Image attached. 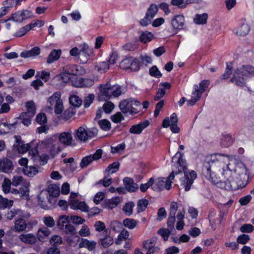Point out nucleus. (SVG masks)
Instances as JSON below:
<instances>
[{"label": "nucleus", "mask_w": 254, "mask_h": 254, "mask_svg": "<svg viewBox=\"0 0 254 254\" xmlns=\"http://www.w3.org/2000/svg\"><path fill=\"white\" fill-rule=\"evenodd\" d=\"M114 107V104L110 101L105 102L103 106V110L107 114L110 113Z\"/></svg>", "instance_id": "nucleus-57"}, {"label": "nucleus", "mask_w": 254, "mask_h": 254, "mask_svg": "<svg viewBox=\"0 0 254 254\" xmlns=\"http://www.w3.org/2000/svg\"><path fill=\"white\" fill-rule=\"evenodd\" d=\"M229 165L227 164L224 168L222 162L212 157L204 162L202 173L207 180L226 190H235L245 187L248 184L247 181L241 182V180L238 179L237 187L231 184L232 170Z\"/></svg>", "instance_id": "nucleus-1"}, {"label": "nucleus", "mask_w": 254, "mask_h": 254, "mask_svg": "<svg viewBox=\"0 0 254 254\" xmlns=\"http://www.w3.org/2000/svg\"><path fill=\"white\" fill-rule=\"evenodd\" d=\"M185 22V18L183 15H177L172 19L171 25L173 29L181 30L184 29Z\"/></svg>", "instance_id": "nucleus-15"}, {"label": "nucleus", "mask_w": 254, "mask_h": 254, "mask_svg": "<svg viewBox=\"0 0 254 254\" xmlns=\"http://www.w3.org/2000/svg\"><path fill=\"white\" fill-rule=\"evenodd\" d=\"M111 227L115 232H119L122 228V224L118 221L111 222Z\"/></svg>", "instance_id": "nucleus-62"}, {"label": "nucleus", "mask_w": 254, "mask_h": 254, "mask_svg": "<svg viewBox=\"0 0 254 254\" xmlns=\"http://www.w3.org/2000/svg\"><path fill=\"white\" fill-rule=\"evenodd\" d=\"M100 92L99 96L100 100H107L112 96L114 97L119 96L121 93V88L118 85H111L109 82L105 84H100L98 87Z\"/></svg>", "instance_id": "nucleus-7"}, {"label": "nucleus", "mask_w": 254, "mask_h": 254, "mask_svg": "<svg viewBox=\"0 0 254 254\" xmlns=\"http://www.w3.org/2000/svg\"><path fill=\"white\" fill-rule=\"evenodd\" d=\"M69 218L66 215H61L60 216L57 222V225L61 229H64V227L68 223H69Z\"/></svg>", "instance_id": "nucleus-38"}, {"label": "nucleus", "mask_w": 254, "mask_h": 254, "mask_svg": "<svg viewBox=\"0 0 254 254\" xmlns=\"http://www.w3.org/2000/svg\"><path fill=\"white\" fill-rule=\"evenodd\" d=\"M254 76V67L251 65H242L234 71L231 82L240 87H243L246 79Z\"/></svg>", "instance_id": "nucleus-3"}, {"label": "nucleus", "mask_w": 254, "mask_h": 254, "mask_svg": "<svg viewBox=\"0 0 254 254\" xmlns=\"http://www.w3.org/2000/svg\"><path fill=\"white\" fill-rule=\"evenodd\" d=\"M26 108L27 111L22 113V117L28 116L33 117L36 113V107L34 101H28L26 103Z\"/></svg>", "instance_id": "nucleus-20"}, {"label": "nucleus", "mask_w": 254, "mask_h": 254, "mask_svg": "<svg viewBox=\"0 0 254 254\" xmlns=\"http://www.w3.org/2000/svg\"><path fill=\"white\" fill-rule=\"evenodd\" d=\"M208 15L204 13L202 14H196L194 18V22L197 24H205L207 22Z\"/></svg>", "instance_id": "nucleus-37"}, {"label": "nucleus", "mask_w": 254, "mask_h": 254, "mask_svg": "<svg viewBox=\"0 0 254 254\" xmlns=\"http://www.w3.org/2000/svg\"><path fill=\"white\" fill-rule=\"evenodd\" d=\"M94 83V81L90 78H79L78 79L77 83L75 84V86L78 87H89L92 86Z\"/></svg>", "instance_id": "nucleus-23"}, {"label": "nucleus", "mask_w": 254, "mask_h": 254, "mask_svg": "<svg viewBox=\"0 0 254 254\" xmlns=\"http://www.w3.org/2000/svg\"><path fill=\"white\" fill-rule=\"evenodd\" d=\"M56 141L53 138H47L42 141L44 147L53 157L56 155Z\"/></svg>", "instance_id": "nucleus-14"}, {"label": "nucleus", "mask_w": 254, "mask_h": 254, "mask_svg": "<svg viewBox=\"0 0 254 254\" xmlns=\"http://www.w3.org/2000/svg\"><path fill=\"white\" fill-rule=\"evenodd\" d=\"M250 30V26L247 23H243L237 30L236 34L241 36L247 35Z\"/></svg>", "instance_id": "nucleus-34"}, {"label": "nucleus", "mask_w": 254, "mask_h": 254, "mask_svg": "<svg viewBox=\"0 0 254 254\" xmlns=\"http://www.w3.org/2000/svg\"><path fill=\"white\" fill-rule=\"evenodd\" d=\"M184 153L178 151L172 157V162H176L180 166L178 171H172L168 177L157 178L154 181V185L153 186V190H161L164 189L169 190L171 188L172 180L175 176L176 178L181 180V186L185 191H189L193 182L194 180L196 178V173L194 171L190 172L189 175L187 172V163L185 159L183 158Z\"/></svg>", "instance_id": "nucleus-2"}, {"label": "nucleus", "mask_w": 254, "mask_h": 254, "mask_svg": "<svg viewBox=\"0 0 254 254\" xmlns=\"http://www.w3.org/2000/svg\"><path fill=\"white\" fill-rule=\"evenodd\" d=\"M119 107L123 114L132 115L139 112L141 103L135 99H127L122 101Z\"/></svg>", "instance_id": "nucleus-8"}, {"label": "nucleus", "mask_w": 254, "mask_h": 254, "mask_svg": "<svg viewBox=\"0 0 254 254\" xmlns=\"http://www.w3.org/2000/svg\"><path fill=\"white\" fill-rule=\"evenodd\" d=\"M178 122L177 115L176 113H174L171 115L170 118L166 117L164 119L162 126L164 128H167L171 125L177 124Z\"/></svg>", "instance_id": "nucleus-22"}, {"label": "nucleus", "mask_w": 254, "mask_h": 254, "mask_svg": "<svg viewBox=\"0 0 254 254\" xmlns=\"http://www.w3.org/2000/svg\"><path fill=\"white\" fill-rule=\"evenodd\" d=\"M11 184L10 180L7 178L4 179L2 187L3 191L5 193H7L9 192Z\"/></svg>", "instance_id": "nucleus-59"}, {"label": "nucleus", "mask_w": 254, "mask_h": 254, "mask_svg": "<svg viewBox=\"0 0 254 254\" xmlns=\"http://www.w3.org/2000/svg\"><path fill=\"white\" fill-rule=\"evenodd\" d=\"M123 224L129 229H133L136 226L137 221L132 218H126L123 220Z\"/></svg>", "instance_id": "nucleus-40"}, {"label": "nucleus", "mask_w": 254, "mask_h": 254, "mask_svg": "<svg viewBox=\"0 0 254 254\" xmlns=\"http://www.w3.org/2000/svg\"><path fill=\"white\" fill-rule=\"evenodd\" d=\"M69 205L72 209H79L83 212L88 211V206L84 201H79L76 199H72L70 201Z\"/></svg>", "instance_id": "nucleus-16"}, {"label": "nucleus", "mask_w": 254, "mask_h": 254, "mask_svg": "<svg viewBox=\"0 0 254 254\" xmlns=\"http://www.w3.org/2000/svg\"><path fill=\"white\" fill-rule=\"evenodd\" d=\"M98 125L100 128L105 131H108L111 129V123L106 120L104 119L98 122Z\"/></svg>", "instance_id": "nucleus-46"}, {"label": "nucleus", "mask_w": 254, "mask_h": 254, "mask_svg": "<svg viewBox=\"0 0 254 254\" xmlns=\"http://www.w3.org/2000/svg\"><path fill=\"white\" fill-rule=\"evenodd\" d=\"M172 230H170V229H166L165 228H161L158 231V233L164 239V241H167L171 234V232Z\"/></svg>", "instance_id": "nucleus-54"}, {"label": "nucleus", "mask_w": 254, "mask_h": 254, "mask_svg": "<svg viewBox=\"0 0 254 254\" xmlns=\"http://www.w3.org/2000/svg\"><path fill=\"white\" fill-rule=\"evenodd\" d=\"M250 239V236L246 234H242L237 238L238 244H246Z\"/></svg>", "instance_id": "nucleus-64"}, {"label": "nucleus", "mask_w": 254, "mask_h": 254, "mask_svg": "<svg viewBox=\"0 0 254 254\" xmlns=\"http://www.w3.org/2000/svg\"><path fill=\"white\" fill-rule=\"evenodd\" d=\"M95 96L93 94H90L86 97L84 100V106L88 108L92 103L94 100Z\"/></svg>", "instance_id": "nucleus-60"}, {"label": "nucleus", "mask_w": 254, "mask_h": 254, "mask_svg": "<svg viewBox=\"0 0 254 254\" xmlns=\"http://www.w3.org/2000/svg\"><path fill=\"white\" fill-rule=\"evenodd\" d=\"M153 35L151 32L145 31L141 33L139 39L141 42L143 43H146L151 41L153 38Z\"/></svg>", "instance_id": "nucleus-42"}, {"label": "nucleus", "mask_w": 254, "mask_h": 254, "mask_svg": "<svg viewBox=\"0 0 254 254\" xmlns=\"http://www.w3.org/2000/svg\"><path fill=\"white\" fill-rule=\"evenodd\" d=\"M13 201L9 200L6 198L3 197L0 195V209H5L13 205Z\"/></svg>", "instance_id": "nucleus-43"}, {"label": "nucleus", "mask_w": 254, "mask_h": 254, "mask_svg": "<svg viewBox=\"0 0 254 254\" xmlns=\"http://www.w3.org/2000/svg\"><path fill=\"white\" fill-rule=\"evenodd\" d=\"M106 235L99 239V243L104 248H107L111 246L114 243V240L112 236L108 234V230H105Z\"/></svg>", "instance_id": "nucleus-21"}, {"label": "nucleus", "mask_w": 254, "mask_h": 254, "mask_svg": "<svg viewBox=\"0 0 254 254\" xmlns=\"http://www.w3.org/2000/svg\"><path fill=\"white\" fill-rule=\"evenodd\" d=\"M209 83V82L208 80H204L199 83V87H198L197 85H194V91L192 92V95H195L196 93H200V96H201L202 93L207 88Z\"/></svg>", "instance_id": "nucleus-26"}, {"label": "nucleus", "mask_w": 254, "mask_h": 254, "mask_svg": "<svg viewBox=\"0 0 254 254\" xmlns=\"http://www.w3.org/2000/svg\"><path fill=\"white\" fill-rule=\"evenodd\" d=\"M24 174L29 177H33L39 173V171L36 167L33 166H25L23 169Z\"/></svg>", "instance_id": "nucleus-33"}, {"label": "nucleus", "mask_w": 254, "mask_h": 254, "mask_svg": "<svg viewBox=\"0 0 254 254\" xmlns=\"http://www.w3.org/2000/svg\"><path fill=\"white\" fill-rule=\"evenodd\" d=\"M82 102V100L76 95L71 96L69 98L70 104L74 107H79Z\"/></svg>", "instance_id": "nucleus-51"}, {"label": "nucleus", "mask_w": 254, "mask_h": 254, "mask_svg": "<svg viewBox=\"0 0 254 254\" xmlns=\"http://www.w3.org/2000/svg\"><path fill=\"white\" fill-rule=\"evenodd\" d=\"M70 76L71 75L67 73V72H65V71L63 70L62 73L56 76L55 79L66 83L69 82L71 80Z\"/></svg>", "instance_id": "nucleus-35"}, {"label": "nucleus", "mask_w": 254, "mask_h": 254, "mask_svg": "<svg viewBox=\"0 0 254 254\" xmlns=\"http://www.w3.org/2000/svg\"><path fill=\"white\" fill-rule=\"evenodd\" d=\"M149 125V121L146 120L137 125H133L130 128L129 132L133 134H140Z\"/></svg>", "instance_id": "nucleus-17"}, {"label": "nucleus", "mask_w": 254, "mask_h": 254, "mask_svg": "<svg viewBox=\"0 0 254 254\" xmlns=\"http://www.w3.org/2000/svg\"><path fill=\"white\" fill-rule=\"evenodd\" d=\"M19 124V122L16 121L12 124H7L6 123H2L0 124V131L2 133H7L10 130L14 129L16 126Z\"/></svg>", "instance_id": "nucleus-27"}, {"label": "nucleus", "mask_w": 254, "mask_h": 254, "mask_svg": "<svg viewBox=\"0 0 254 254\" xmlns=\"http://www.w3.org/2000/svg\"><path fill=\"white\" fill-rule=\"evenodd\" d=\"M62 54V51L61 50H53L47 59V63L48 64H51L55 61L58 60Z\"/></svg>", "instance_id": "nucleus-30"}, {"label": "nucleus", "mask_w": 254, "mask_h": 254, "mask_svg": "<svg viewBox=\"0 0 254 254\" xmlns=\"http://www.w3.org/2000/svg\"><path fill=\"white\" fill-rule=\"evenodd\" d=\"M19 239L22 242L29 244H35L37 241L36 237L34 235L30 233L20 235Z\"/></svg>", "instance_id": "nucleus-29"}, {"label": "nucleus", "mask_w": 254, "mask_h": 254, "mask_svg": "<svg viewBox=\"0 0 254 254\" xmlns=\"http://www.w3.org/2000/svg\"><path fill=\"white\" fill-rule=\"evenodd\" d=\"M0 164V171L3 173H9L13 170L12 162L7 158L1 159Z\"/></svg>", "instance_id": "nucleus-19"}, {"label": "nucleus", "mask_w": 254, "mask_h": 254, "mask_svg": "<svg viewBox=\"0 0 254 254\" xmlns=\"http://www.w3.org/2000/svg\"><path fill=\"white\" fill-rule=\"evenodd\" d=\"M96 244V242L94 241L90 242L87 240H85L79 244V246L81 247L82 245V246L86 247L89 251H92L95 248Z\"/></svg>", "instance_id": "nucleus-52"}, {"label": "nucleus", "mask_w": 254, "mask_h": 254, "mask_svg": "<svg viewBox=\"0 0 254 254\" xmlns=\"http://www.w3.org/2000/svg\"><path fill=\"white\" fill-rule=\"evenodd\" d=\"M40 54V49L38 47H35L29 51H23L20 54L22 58H28L35 57Z\"/></svg>", "instance_id": "nucleus-25"}, {"label": "nucleus", "mask_w": 254, "mask_h": 254, "mask_svg": "<svg viewBox=\"0 0 254 254\" xmlns=\"http://www.w3.org/2000/svg\"><path fill=\"white\" fill-rule=\"evenodd\" d=\"M132 57H129L123 60L120 63V67L125 69H129L132 62Z\"/></svg>", "instance_id": "nucleus-50"}, {"label": "nucleus", "mask_w": 254, "mask_h": 254, "mask_svg": "<svg viewBox=\"0 0 254 254\" xmlns=\"http://www.w3.org/2000/svg\"><path fill=\"white\" fill-rule=\"evenodd\" d=\"M59 194V188L56 185H51L48 187L47 191L42 190L38 195V204L44 209H48V206L46 204V200L52 203L51 197H57Z\"/></svg>", "instance_id": "nucleus-6"}, {"label": "nucleus", "mask_w": 254, "mask_h": 254, "mask_svg": "<svg viewBox=\"0 0 254 254\" xmlns=\"http://www.w3.org/2000/svg\"><path fill=\"white\" fill-rule=\"evenodd\" d=\"M148 201L147 199H141L137 202V212L138 213L144 211L147 207Z\"/></svg>", "instance_id": "nucleus-49"}, {"label": "nucleus", "mask_w": 254, "mask_h": 254, "mask_svg": "<svg viewBox=\"0 0 254 254\" xmlns=\"http://www.w3.org/2000/svg\"><path fill=\"white\" fill-rule=\"evenodd\" d=\"M120 201L119 197L112 198L105 201L106 207L112 209L116 207Z\"/></svg>", "instance_id": "nucleus-39"}, {"label": "nucleus", "mask_w": 254, "mask_h": 254, "mask_svg": "<svg viewBox=\"0 0 254 254\" xmlns=\"http://www.w3.org/2000/svg\"><path fill=\"white\" fill-rule=\"evenodd\" d=\"M154 183V180L153 178H151L147 183L145 184H142L140 186V190L142 192H145L146 190L151 186H152Z\"/></svg>", "instance_id": "nucleus-56"}, {"label": "nucleus", "mask_w": 254, "mask_h": 254, "mask_svg": "<svg viewBox=\"0 0 254 254\" xmlns=\"http://www.w3.org/2000/svg\"><path fill=\"white\" fill-rule=\"evenodd\" d=\"M149 74L151 76L155 77L156 78L161 77L162 75V73L156 65L152 66L149 69Z\"/></svg>", "instance_id": "nucleus-53"}, {"label": "nucleus", "mask_w": 254, "mask_h": 254, "mask_svg": "<svg viewBox=\"0 0 254 254\" xmlns=\"http://www.w3.org/2000/svg\"><path fill=\"white\" fill-rule=\"evenodd\" d=\"M15 143L13 145V147L16 148L17 150L19 152L25 153L28 150V145H25L21 140L19 136H15Z\"/></svg>", "instance_id": "nucleus-24"}, {"label": "nucleus", "mask_w": 254, "mask_h": 254, "mask_svg": "<svg viewBox=\"0 0 254 254\" xmlns=\"http://www.w3.org/2000/svg\"><path fill=\"white\" fill-rule=\"evenodd\" d=\"M32 14V11L28 10H19L13 13L11 17L5 20V22L13 20L17 22H22L24 20L31 17Z\"/></svg>", "instance_id": "nucleus-10"}, {"label": "nucleus", "mask_w": 254, "mask_h": 254, "mask_svg": "<svg viewBox=\"0 0 254 254\" xmlns=\"http://www.w3.org/2000/svg\"><path fill=\"white\" fill-rule=\"evenodd\" d=\"M5 216L7 219L11 220L15 218L14 229L17 232L24 231L27 227V224L24 219V212L20 209H13L8 211Z\"/></svg>", "instance_id": "nucleus-4"}, {"label": "nucleus", "mask_w": 254, "mask_h": 254, "mask_svg": "<svg viewBox=\"0 0 254 254\" xmlns=\"http://www.w3.org/2000/svg\"><path fill=\"white\" fill-rule=\"evenodd\" d=\"M36 24H29L22 27L19 31L14 34V36L16 37H22L27 32L30 31L33 28L36 27Z\"/></svg>", "instance_id": "nucleus-32"}, {"label": "nucleus", "mask_w": 254, "mask_h": 254, "mask_svg": "<svg viewBox=\"0 0 254 254\" xmlns=\"http://www.w3.org/2000/svg\"><path fill=\"white\" fill-rule=\"evenodd\" d=\"M234 170L239 176H243L244 178L247 177V169L243 163L238 164Z\"/></svg>", "instance_id": "nucleus-31"}, {"label": "nucleus", "mask_w": 254, "mask_h": 254, "mask_svg": "<svg viewBox=\"0 0 254 254\" xmlns=\"http://www.w3.org/2000/svg\"><path fill=\"white\" fill-rule=\"evenodd\" d=\"M157 242V238L153 237L149 240H147L143 243V248L147 251L146 254H154L159 252L160 249L155 246Z\"/></svg>", "instance_id": "nucleus-11"}, {"label": "nucleus", "mask_w": 254, "mask_h": 254, "mask_svg": "<svg viewBox=\"0 0 254 254\" xmlns=\"http://www.w3.org/2000/svg\"><path fill=\"white\" fill-rule=\"evenodd\" d=\"M36 121L40 125L45 124L47 122V117L44 113H40L37 115Z\"/></svg>", "instance_id": "nucleus-61"}, {"label": "nucleus", "mask_w": 254, "mask_h": 254, "mask_svg": "<svg viewBox=\"0 0 254 254\" xmlns=\"http://www.w3.org/2000/svg\"><path fill=\"white\" fill-rule=\"evenodd\" d=\"M194 1H191V0L186 1V3L184 2V0H171V4L174 6H177L180 8H184L189 3H194Z\"/></svg>", "instance_id": "nucleus-41"}, {"label": "nucleus", "mask_w": 254, "mask_h": 254, "mask_svg": "<svg viewBox=\"0 0 254 254\" xmlns=\"http://www.w3.org/2000/svg\"><path fill=\"white\" fill-rule=\"evenodd\" d=\"M233 142V139L232 137L229 135H226L222 137L221 138V145L226 147L231 145Z\"/></svg>", "instance_id": "nucleus-45"}, {"label": "nucleus", "mask_w": 254, "mask_h": 254, "mask_svg": "<svg viewBox=\"0 0 254 254\" xmlns=\"http://www.w3.org/2000/svg\"><path fill=\"white\" fill-rule=\"evenodd\" d=\"M124 185L126 189L129 192H134L138 189V186L134 182L132 178L125 177L123 179Z\"/></svg>", "instance_id": "nucleus-18"}, {"label": "nucleus", "mask_w": 254, "mask_h": 254, "mask_svg": "<svg viewBox=\"0 0 254 254\" xmlns=\"http://www.w3.org/2000/svg\"><path fill=\"white\" fill-rule=\"evenodd\" d=\"M98 130L96 127H87L83 125L75 129L73 135L77 141L86 142L88 140L96 137L98 134Z\"/></svg>", "instance_id": "nucleus-5"}, {"label": "nucleus", "mask_w": 254, "mask_h": 254, "mask_svg": "<svg viewBox=\"0 0 254 254\" xmlns=\"http://www.w3.org/2000/svg\"><path fill=\"white\" fill-rule=\"evenodd\" d=\"M158 11V6L155 4H151L146 13L147 17L152 19Z\"/></svg>", "instance_id": "nucleus-36"}, {"label": "nucleus", "mask_w": 254, "mask_h": 254, "mask_svg": "<svg viewBox=\"0 0 254 254\" xmlns=\"http://www.w3.org/2000/svg\"><path fill=\"white\" fill-rule=\"evenodd\" d=\"M134 206V204L132 202L127 203L125 206L123 207V211L125 213L127 216H130L132 214V209Z\"/></svg>", "instance_id": "nucleus-47"}, {"label": "nucleus", "mask_w": 254, "mask_h": 254, "mask_svg": "<svg viewBox=\"0 0 254 254\" xmlns=\"http://www.w3.org/2000/svg\"><path fill=\"white\" fill-rule=\"evenodd\" d=\"M63 70L70 75H82L85 74V70L80 65L68 64L63 67Z\"/></svg>", "instance_id": "nucleus-12"}, {"label": "nucleus", "mask_w": 254, "mask_h": 254, "mask_svg": "<svg viewBox=\"0 0 254 254\" xmlns=\"http://www.w3.org/2000/svg\"><path fill=\"white\" fill-rule=\"evenodd\" d=\"M240 230L243 233H251L254 230V227L251 224H245L240 227Z\"/></svg>", "instance_id": "nucleus-58"}, {"label": "nucleus", "mask_w": 254, "mask_h": 254, "mask_svg": "<svg viewBox=\"0 0 254 254\" xmlns=\"http://www.w3.org/2000/svg\"><path fill=\"white\" fill-rule=\"evenodd\" d=\"M120 163L118 162H114L110 164L106 169V172L109 174H113L117 172L119 169Z\"/></svg>", "instance_id": "nucleus-44"}, {"label": "nucleus", "mask_w": 254, "mask_h": 254, "mask_svg": "<svg viewBox=\"0 0 254 254\" xmlns=\"http://www.w3.org/2000/svg\"><path fill=\"white\" fill-rule=\"evenodd\" d=\"M43 222L44 224L48 227H53L55 224L53 218L51 216H48L43 218Z\"/></svg>", "instance_id": "nucleus-63"}, {"label": "nucleus", "mask_w": 254, "mask_h": 254, "mask_svg": "<svg viewBox=\"0 0 254 254\" xmlns=\"http://www.w3.org/2000/svg\"><path fill=\"white\" fill-rule=\"evenodd\" d=\"M58 140L61 144L65 146H74L76 145L71 130L60 133L58 136Z\"/></svg>", "instance_id": "nucleus-9"}, {"label": "nucleus", "mask_w": 254, "mask_h": 254, "mask_svg": "<svg viewBox=\"0 0 254 254\" xmlns=\"http://www.w3.org/2000/svg\"><path fill=\"white\" fill-rule=\"evenodd\" d=\"M51 233V231L46 227H43L39 229L37 234V239L41 242H44L45 239L49 236Z\"/></svg>", "instance_id": "nucleus-28"}, {"label": "nucleus", "mask_w": 254, "mask_h": 254, "mask_svg": "<svg viewBox=\"0 0 254 254\" xmlns=\"http://www.w3.org/2000/svg\"><path fill=\"white\" fill-rule=\"evenodd\" d=\"M61 99V93L60 92H56L52 96L48 99V102L50 103L51 105L56 104V103L60 100Z\"/></svg>", "instance_id": "nucleus-55"}, {"label": "nucleus", "mask_w": 254, "mask_h": 254, "mask_svg": "<svg viewBox=\"0 0 254 254\" xmlns=\"http://www.w3.org/2000/svg\"><path fill=\"white\" fill-rule=\"evenodd\" d=\"M93 50L87 44H84L80 50L79 60L82 64H85L89 59L90 56L93 54Z\"/></svg>", "instance_id": "nucleus-13"}, {"label": "nucleus", "mask_w": 254, "mask_h": 254, "mask_svg": "<svg viewBox=\"0 0 254 254\" xmlns=\"http://www.w3.org/2000/svg\"><path fill=\"white\" fill-rule=\"evenodd\" d=\"M94 161L91 157V155L84 157L80 163V166L81 168H84L90 165Z\"/></svg>", "instance_id": "nucleus-48"}]
</instances>
